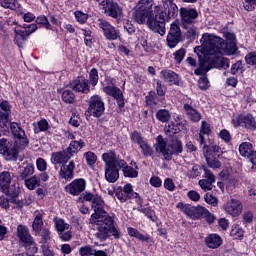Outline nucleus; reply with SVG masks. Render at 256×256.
<instances>
[{"mask_svg": "<svg viewBox=\"0 0 256 256\" xmlns=\"http://www.w3.org/2000/svg\"><path fill=\"white\" fill-rule=\"evenodd\" d=\"M71 89L77 93H89V80L84 77H78L76 80H73L70 84Z\"/></svg>", "mask_w": 256, "mask_h": 256, "instance_id": "22", "label": "nucleus"}, {"mask_svg": "<svg viewBox=\"0 0 256 256\" xmlns=\"http://www.w3.org/2000/svg\"><path fill=\"white\" fill-rule=\"evenodd\" d=\"M253 144L250 142H243L239 146V153L242 157H248V159L253 155Z\"/></svg>", "mask_w": 256, "mask_h": 256, "instance_id": "38", "label": "nucleus"}, {"mask_svg": "<svg viewBox=\"0 0 256 256\" xmlns=\"http://www.w3.org/2000/svg\"><path fill=\"white\" fill-rule=\"evenodd\" d=\"M70 159L71 157L66 150H63L52 153L50 161L52 165H65L66 163H69Z\"/></svg>", "mask_w": 256, "mask_h": 256, "instance_id": "25", "label": "nucleus"}, {"mask_svg": "<svg viewBox=\"0 0 256 256\" xmlns=\"http://www.w3.org/2000/svg\"><path fill=\"white\" fill-rule=\"evenodd\" d=\"M187 53V51L185 50V48H180L179 50H177L176 52H174V59L176 61V63H181L183 61V59H185V54Z\"/></svg>", "mask_w": 256, "mask_h": 256, "instance_id": "60", "label": "nucleus"}, {"mask_svg": "<svg viewBox=\"0 0 256 256\" xmlns=\"http://www.w3.org/2000/svg\"><path fill=\"white\" fill-rule=\"evenodd\" d=\"M161 79H164L169 85H179V75L173 70H163L160 72Z\"/></svg>", "mask_w": 256, "mask_h": 256, "instance_id": "29", "label": "nucleus"}, {"mask_svg": "<svg viewBox=\"0 0 256 256\" xmlns=\"http://www.w3.org/2000/svg\"><path fill=\"white\" fill-rule=\"evenodd\" d=\"M194 52L198 53V57L203 55L205 61L213 63L217 69H229V59L223 57V54L218 49L214 50L213 47L202 44V46L196 47Z\"/></svg>", "mask_w": 256, "mask_h": 256, "instance_id": "4", "label": "nucleus"}, {"mask_svg": "<svg viewBox=\"0 0 256 256\" xmlns=\"http://www.w3.org/2000/svg\"><path fill=\"white\" fill-rule=\"evenodd\" d=\"M79 253L81 256H93V254L95 253V249L87 245V246L81 247L79 249Z\"/></svg>", "mask_w": 256, "mask_h": 256, "instance_id": "61", "label": "nucleus"}, {"mask_svg": "<svg viewBox=\"0 0 256 256\" xmlns=\"http://www.w3.org/2000/svg\"><path fill=\"white\" fill-rule=\"evenodd\" d=\"M200 41L202 45H206V47H212L214 51L218 50V52L222 55H235V53H237L236 42H225L221 37L215 36L213 34H203Z\"/></svg>", "mask_w": 256, "mask_h": 256, "instance_id": "3", "label": "nucleus"}, {"mask_svg": "<svg viewBox=\"0 0 256 256\" xmlns=\"http://www.w3.org/2000/svg\"><path fill=\"white\" fill-rule=\"evenodd\" d=\"M102 161L105 163V167H115L118 166L119 169L126 165L125 160L121 159L115 151L109 150L106 153L102 154Z\"/></svg>", "mask_w": 256, "mask_h": 256, "instance_id": "16", "label": "nucleus"}, {"mask_svg": "<svg viewBox=\"0 0 256 256\" xmlns=\"http://www.w3.org/2000/svg\"><path fill=\"white\" fill-rule=\"evenodd\" d=\"M127 231H128V235L130 237H135V239H138V241H145L146 243H149V241L151 239L149 236H145V235L141 234L139 232V230H137L133 227H128Z\"/></svg>", "mask_w": 256, "mask_h": 256, "instance_id": "39", "label": "nucleus"}, {"mask_svg": "<svg viewBox=\"0 0 256 256\" xmlns=\"http://www.w3.org/2000/svg\"><path fill=\"white\" fill-rule=\"evenodd\" d=\"M153 3H144L143 0H139L134 9V20L139 25H147L151 31L159 33V35H165V16L163 14L155 15L151 9Z\"/></svg>", "mask_w": 256, "mask_h": 256, "instance_id": "1", "label": "nucleus"}, {"mask_svg": "<svg viewBox=\"0 0 256 256\" xmlns=\"http://www.w3.org/2000/svg\"><path fill=\"white\" fill-rule=\"evenodd\" d=\"M75 176V162L70 161L69 164H62L59 171V179L62 181H71Z\"/></svg>", "mask_w": 256, "mask_h": 256, "instance_id": "20", "label": "nucleus"}, {"mask_svg": "<svg viewBox=\"0 0 256 256\" xmlns=\"http://www.w3.org/2000/svg\"><path fill=\"white\" fill-rule=\"evenodd\" d=\"M0 5L4 7V9H11L12 11H17L20 7L17 0H0Z\"/></svg>", "mask_w": 256, "mask_h": 256, "instance_id": "49", "label": "nucleus"}, {"mask_svg": "<svg viewBox=\"0 0 256 256\" xmlns=\"http://www.w3.org/2000/svg\"><path fill=\"white\" fill-rule=\"evenodd\" d=\"M74 15L78 23H81L82 25L87 23V19H88L87 14L83 13L82 11H76L74 12Z\"/></svg>", "mask_w": 256, "mask_h": 256, "instance_id": "63", "label": "nucleus"}, {"mask_svg": "<svg viewBox=\"0 0 256 256\" xmlns=\"http://www.w3.org/2000/svg\"><path fill=\"white\" fill-rule=\"evenodd\" d=\"M19 178L24 180L28 178L29 175L35 173V166L31 163H23L18 168Z\"/></svg>", "mask_w": 256, "mask_h": 256, "instance_id": "30", "label": "nucleus"}, {"mask_svg": "<svg viewBox=\"0 0 256 256\" xmlns=\"http://www.w3.org/2000/svg\"><path fill=\"white\" fill-rule=\"evenodd\" d=\"M115 196L120 203H125L129 199H141L139 193L133 191V185L126 184L124 187H118L115 191Z\"/></svg>", "mask_w": 256, "mask_h": 256, "instance_id": "10", "label": "nucleus"}, {"mask_svg": "<svg viewBox=\"0 0 256 256\" xmlns=\"http://www.w3.org/2000/svg\"><path fill=\"white\" fill-rule=\"evenodd\" d=\"M156 151L158 153H162L164 159H166L167 161H171V155H173V151L167 148V143L163 139L158 140Z\"/></svg>", "mask_w": 256, "mask_h": 256, "instance_id": "35", "label": "nucleus"}, {"mask_svg": "<svg viewBox=\"0 0 256 256\" xmlns=\"http://www.w3.org/2000/svg\"><path fill=\"white\" fill-rule=\"evenodd\" d=\"M156 118L160 123H169L171 121V112L167 109H160L156 113Z\"/></svg>", "mask_w": 256, "mask_h": 256, "instance_id": "44", "label": "nucleus"}, {"mask_svg": "<svg viewBox=\"0 0 256 256\" xmlns=\"http://www.w3.org/2000/svg\"><path fill=\"white\" fill-rule=\"evenodd\" d=\"M205 245L208 249H219L223 245V239L219 234H208L205 238Z\"/></svg>", "mask_w": 256, "mask_h": 256, "instance_id": "27", "label": "nucleus"}, {"mask_svg": "<svg viewBox=\"0 0 256 256\" xmlns=\"http://www.w3.org/2000/svg\"><path fill=\"white\" fill-rule=\"evenodd\" d=\"M87 189V180L84 178H76L70 184L66 185V193L73 197H79Z\"/></svg>", "mask_w": 256, "mask_h": 256, "instance_id": "13", "label": "nucleus"}, {"mask_svg": "<svg viewBox=\"0 0 256 256\" xmlns=\"http://www.w3.org/2000/svg\"><path fill=\"white\" fill-rule=\"evenodd\" d=\"M98 27L103 31V35L108 41H117L119 37V30L115 28V26L111 25L106 20L99 19L98 20Z\"/></svg>", "mask_w": 256, "mask_h": 256, "instance_id": "15", "label": "nucleus"}, {"mask_svg": "<svg viewBox=\"0 0 256 256\" xmlns=\"http://www.w3.org/2000/svg\"><path fill=\"white\" fill-rule=\"evenodd\" d=\"M9 127H11V122H9V116L0 115V133H3V131H9Z\"/></svg>", "mask_w": 256, "mask_h": 256, "instance_id": "53", "label": "nucleus"}, {"mask_svg": "<svg viewBox=\"0 0 256 256\" xmlns=\"http://www.w3.org/2000/svg\"><path fill=\"white\" fill-rule=\"evenodd\" d=\"M101 5L104 9V13H106L108 17L119 19L123 16V8H121L117 2L111 0H103Z\"/></svg>", "mask_w": 256, "mask_h": 256, "instance_id": "14", "label": "nucleus"}, {"mask_svg": "<svg viewBox=\"0 0 256 256\" xmlns=\"http://www.w3.org/2000/svg\"><path fill=\"white\" fill-rule=\"evenodd\" d=\"M140 149H141V153L142 155H144V157H151L153 155V148L149 145V143H147V141L142 142L139 145Z\"/></svg>", "mask_w": 256, "mask_h": 256, "instance_id": "52", "label": "nucleus"}, {"mask_svg": "<svg viewBox=\"0 0 256 256\" xmlns=\"http://www.w3.org/2000/svg\"><path fill=\"white\" fill-rule=\"evenodd\" d=\"M183 129H187V126H185V123H176L175 122H170L168 125L165 126V132L167 135H177V133H180V131H183Z\"/></svg>", "mask_w": 256, "mask_h": 256, "instance_id": "31", "label": "nucleus"}, {"mask_svg": "<svg viewBox=\"0 0 256 256\" xmlns=\"http://www.w3.org/2000/svg\"><path fill=\"white\" fill-rule=\"evenodd\" d=\"M38 235L42 238V245H47V242L51 241V231H49V228H43Z\"/></svg>", "mask_w": 256, "mask_h": 256, "instance_id": "55", "label": "nucleus"}, {"mask_svg": "<svg viewBox=\"0 0 256 256\" xmlns=\"http://www.w3.org/2000/svg\"><path fill=\"white\" fill-rule=\"evenodd\" d=\"M37 31V24L24 25L22 29L20 27L14 28L15 38L14 41L18 47L23 45V41L27 40L29 35Z\"/></svg>", "mask_w": 256, "mask_h": 256, "instance_id": "9", "label": "nucleus"}, {"mask_svg": "<svg viewBox=\"0 0 256 256\" xmlns=\"http://www.w3.org/2000/svg\"><path fill=\"white\" fill-rule=\"evenodd\" d=\"M119 166H105V179L108 183H116L119 179Z\"/></svg>", "mask_w": 256, "mask_h": 256, "instance_id": "28", "label": "nucleus"}, {"mask_svg": "<svg viewBox=\"0 0 256 256\" xmlns=\"http://www.w3.org/2000/svg\"><path fill=\"white\" fill-rule=\"evenodd\" d=\"M83 147H85V141L81 139L79 141L74 140L69 144L68 148L66 149V153H68L71 159V157H74L75 154L79 152V149H83Z\"/></svg>", "mask_w": 256, "mask_h": 256, "instance_id": "34", "label": "nucleus"}, {"mask_svg": "<svg viewBox=\"0 0 256 256\" xmlns=\"http://www.w3.org/2000/svg\"><path fill=\"white\" fill-rule=\"evenodd\" d=\"M88 113L92 117H101L105 113V102L99 95H93L89 100Z\"/></svg>", "mask_w": 256, "mask_h": 256, "instance_id": "11", "label": "nucleus"}, {"mask_svg": "<svg viewBox=\"0 0 256 256\" xmlns=\"http://www.w3.org/2000/svg\"><path fill=\"white\" fill-rule=\"evenodd\" d=\"M176 207L191 219H203V217H205L208 213V210L205 207H202L200 205L191 206L189 204H184L183 202H179L176 205Z\"/></svg>", "mask_w": 256, "mask_h": 256, "instance_id": "7", "label": "nucleus"}, {"mask_svg": "<svg viewBox=\"0 0 256 256\" xmlns=\"http://www.w3.org/2000/svg\"><path fill=\"white\" fill-rule=\"evenodd\" d=\"M130 139H131V141H133V143H136V145H138V146L142 145V143H144L146 141L143 138V136H141V133H139L137 131H134L131 133Z\"/></svg>", "mask_w": 256, "mask_h": 256, "instance_id": "57", "label": "nucleus"}, {"mask_svg": "<svg viewBox=\"0 0 256 256\" xmlns=\"http://www.w3.org/2000/svg\"><path fill=\"white\" fill-rule=\"evenodd\" d=\"M181 42V28L179 27V24L173 23L170 26V30L167 35V43L168 47L170 49H173L174 47H177L179 43Z\"/></svg>", "mask_w": 256, "mask_h": 256, "instance_id": "17", "label": "nucleus"}, {"mask_svg": "<svg viewBox=\"0 0 256 256\" xmlns=\"http://www.w3.org/2000/svg\"><path fill=\"white\" fill-rule=\"evenodd\" d=\"M206 162L210 169H219L221 168V161L219 160V156H205Z\"/></svg>", "mask_w": 256, "mask_h": 256, "instance_id": "47", "label": "nucleus"}, {"mask_svg": "<svg viewBox=\"0 0 256 256\" xmlns=\"http://www.w3.org/2000/svg\"><path fill=\"white\" fill-rule=\"evenodd\" d=\"M213 183L209 180H205V179H201L198 181V185L200 186V188L202 189V191H212L213 190Z\"/></svg>", "mask_w": 256, "mask_h": 256, "instance_id": "56", "label": "nucleus"}, {"mask_svg": "<svg viewBox=\"0 0 256 256\" xmlns=\"http://www.w3.org/2000/svg\"><path fill=\"white\" fill-rule=\"evenodd\" d=\"M19 149H25V147H21V144L15 140V142H11L5 138L0 139V153L10 159L11 161H15L17 159V155H19Z\"/></svg>", "mask_w": 256, "mask_h": 256, "instance_id": "5", "label": "nucleus"}, {"mask_svg": "<svg viewBox=\"0 0 256 256\" xmlns=\"http://www.w3.org/2000/svg\"><path fill=\"white\" fill-rule=\"evenodd\" d=\"M33 127H34V133L39 134L49 129V122L47 121V119H41L38 122H34Z\"/></svg>", "mask_w": 256, "mask_h": 256, "instance_id": "41", "label": "nucleus"}, {"mask_svg": "<svg viewBox=\"0 0 256 256\" xmlns=\"http://www.w3.org/2000/svg\"><path fill=\"white\" fill-rule=\"evenodd\" d=\"M89 83L92 87H95L99 83V71L96 68H92L89 73Z\"/></svg>", "mask_w": 256, "mask_h": 256, "instance_id": "54", "label": "nucleus"}, {"mask_svg": "<svg viewBox=\"0 0 256 256\" xmlns=\"http://www.w3.org/2000/svg\"><path fill=\"white\" fill-rule=\"evenodd\" d=\"M203 145V151H204V155L211 157V156H215V157H221V147H219L217 144H210L207 145L205 142Z\"/></svg>", "mask_w": 256, "mask_h": 256, "instance_id": "33", "label": "nucleus"}, {"mask_svg": "<svg viewBox=\"0 0 256 256\" xmlns=\"http://www.w3.org/2000/svg\"><path fill=\"white\" fill-rule=\"evenodd\" d=\"M43 225V215H41V213H38L34 218L32 229L35 233H41Z\"/></svg>", "mask_w": 256, "mask_h": 256, "instance_id": "45", "label": "nucleus"}, {"mask_svg": "<svg viewBox=\"0 0 256 256\" xmlns=\"http://www.w3.org/2000/svg\"><path fill=\"white\" fill-rule=\"evenodd\" d=\"M248 65H256V52H250L245 57Z\"/></svg>", "mask_w": 256, "mask_h": 256, "instance_id": "64", "label": "nucleus"}, {"mask_svg": "<svg viewBox=\"0 0 256 256\" xmlns=\"http://www.w3.org/2000/svg\"><path fill=\"white\" fill-rule=\"evenodd\" d=\"M103 91L106 93V95L116 99V101H118L119 107H125V101L123 100V92H121V89L114 85H109L105 86Z\"/></svg>", "mask_w": 256, "mask_h": 256, "instance_id": "21", "label": "nucleus"}, {"mask_svg": "<svg viewBox=\"0 0 256 256\" xmlns=\"http://www.w3.org/2000/svg\"><path fill=\"white\" fill-rule=\"evenodd\" d=\"M243 228H241L238 224H234L231 227L230 235L231 237H234L235 239H241L244 235Z\"/></svg>", "mask_w": 256, "mask_h": 256, "instance_id": "50", "label": "nucleus"}, {"mask_svg": "<svg viewBox=\"0 0 256 256\" xmlns=\"http://www.w3.org/2000/svg\"><path fill=\"white\" fill-rule=\"evenodd\" d=\"M201 173H203V168L199 165H194L187 171L186 177H188V179H197V177H200Z\"/></svg>", "mask_w": 256, "mask_h": 256, "instance_id": "48", "label": "nucleus"}, {"mask_svg": "<svg viewBox=\"0 0 256 256\" xmlns=\"http://www.w3.org/2000/svg\"><path fill=\"white\" fill-rule=\"evenodd\" d=\"M233 127H243L244 129H249L250 131H255L256 122L255 118L251 114L239 115L232 118Z\"/></svg>", "mask_w": 256, "mask_h": 256, "instance_id": "12", "label": "nucleus"}, {"mask_svg": "<svg viewBox=\"0 0 256 256\" xmlns=\"http://www.w3.org/2000/svg\"><path fill=\"white\" fill-rule=\"evenodd\" d=\"M209 133H211V125L205 121H202L199 133L200 145L205 144V137H203V135H209Z\"/></svg>", "mask_w": 256, "mask_h": 256, "instance_id": "42", "label": "nucleus"}, {"mask_svg": "<svg viewBox=\"0 0 256 256\" xmlns=\"http://www.w3.org/2000/svg\"><path fill=\"white\" fill-rule=\"evenodd\" d=\"M24 184L25 187L30 191L37 189V187H41L39 178L36 175L32 176L31 178L25 179Z\"/></svg>", "mask_w": 256, "mask_h": 256, "instance_id": "43", "label": "nucleus"}, {"mask_svg": "<svg viewBox=\"0 0 256 256\" xmlns=\"http://www.w3.org/2000/svg\"><path fill=\"white\" fill-rule=\"evenodd\" d=\"M165 11L161 12L160 15L164 16V29H165V21H169V19H174V17H177L179 14V8L177 7V4L173 2H169V4H166L164 6Z\"/></svg>", "mask_w": 256, "mask_h": 256, "instance_id": "24", "label": "nucleus"}, {"mask_svg": "<svg viewBox=\"0 0 256 256\" xmlns=\"http://www.w3.org/2000/svg\"><path fill=\"white\" fill-rule=\"evenodd\" d=\"M53 221L57 233H65V231H69V229H71V225L66 223L63 218L54 217Z\"/></svg>", "mask_w": 256, "mask_h": 256, "instance_id": "37", "label": "nucleus"}, {"mask_svg": "<svg viewBox=\"0 0 256 256\" xmlns=\"http://www.w3.org/2000/svg\"><path fill=\"white\" fill-rule=\"evenodd\" d=\"M62 101H64V103H75V94L73 93V91L66 89L62 92Z\"/></svg>", "mask_w": 256, "mask_h": 256, "instance_id": "51", "label": "nucleus"}, {"mask_svg": "<svg viewBox=\"0 0 256 256\" xmlns=\"http://www.w3.org/2000/svg\"><path fill=\"white\" fill-rule=\"evenodd\" d=\"M171 147L177 155H179V153H183V143L179 139H173Z\"/></svg>", "mask_w": 256, "mask_h": 256, "instance_id": "59", "label": "nucleus"}, {"mask_svg": "<svg viewBox=\"0 0 256 256\" xmlns=\"http://www.w3.org/2000/svg\"><path fill=\"white\" fill-rule=\"evenodd\" d=\"M36 23L38 25H43L45 27V29H51V23H49V19L46 16L37 17Z\"/></svg>", "mask_w": 256, "mask_h": 256, "instance_id": "62", "label": "nucleus"}, {"mask_svg": "<svg viewBox=\"0 0 256 256\" xmlns=\"http://www.w3.org/2000/svg\"><path fill=\"white\" fill-rule=\"evenodd\" d=\"M19 149H25V147H21V144L15 140V142H11L5 138L0 139V153L10 159L11 161H15L17 159V155H19Z\"/></svg>", "mask_w": 256, "mask_h": 256, "instance_id": "6", "label": "nucleus"}, {"mask_svg": "<svg viewBox=\"0 0 256 256\" xmlns=\"http://www.w3.org/2000/svg\"><path fill=\"white\" fill-rule=\"evenodd\" d=\"M7 197H10V198H7ZM7 197L0 196V207H2V209H9V203H14L16 205H19L20 202L17 199V196L7 195Z\"/></svg>", "mask_w": 256, "mask_h": 256, "instance_id": "40", "label": "nucleus"}, {"mask_svg": "<svg viewBox=\"0 0 256 256\" xmlns=\"http://www.w3.org/2000/svg\"><path fill=\"white\" fill-rule=\"evenodd\" d=\"M17 237L20 243H22V245H25V243H29L33 241V236H31V233L29 232V228L21 224L18 225L17 227Z\"/></svg>", "mask_w": 256, "mask_h": 256, "instance_id": "26", "label": "nucleus"}, {"mask_svg": "<svg viewBox=\"0 0 256 256\" xmlns=\"http://www.w3.org/2000/svg\"><path fill=\"white\" fill-rule=\"evenodd\" d=\"M12 135L15 136L16 143H19L20 147H27L29 145V139L25 135V130L21 129V126L17 122H12L10 125Z\"/></svg>", "mask_w": 256, "mask_h": 256, "instance_id": "18", "label": "nucleus"}, {"mask_svg": "<svg viewBox=\"0 0 256 256\" xmlns=\"http://www.w3.org/2000/svg\"><path fill=\"white\" fill-rule=\"evenodd\" d=\"M84 158L86 159V163L87 165H95V163H97V155H95V153L88 151L86 153H84Z\"/></svg>", "mask_w": 256, "mask_h": 256, "instance_id": "58", "label": "nucleus"}, {"mask_svg": "<svg viewBox=\"0 0 256 256\" xmlns=\"http://www.w3.org/2000/svg\"><path fill=\"white\" fill-rule=\"evenodd\" d=\"M180 17L182 19L183 27H189V25H194L195 19L199 17L197 10L190 8H181L180 9Z\"/></svg>", "mask_w": 256, "mask_h": 256, "instance_id": "19", "label": "nucleus"}, {"mask_svg": "<svg viewBox=\"0 0 256 256\" xmlns=\"http://www.w3.org/2000/svg\"><path fill=\"white\" fill-rule=\"evenodd\" d=\"M91 223L96 225V239L99 241H106L109 237H115V239H119L121 237V232L115 227V221L107 212L103 214H92Z\"/></svg>", "mask_w": 256, "mask_h": 256, "instance_id": "2", "label": "nucleus"}, {"mask_svg": "<svg viewBox=\"0 0 256 256\" xmlns=\"http://www.w3.org/2000/svg\"><path fill=\"white\" fill-rule=\"evenodd\" d=\"M13 179V175L9 171H3L0 173V191L4 193V195H8L9 197H19V190H11V180Z\"/></svg>", "mask_w": 256, "mask_h": 256, "instance_id": "8", "label": "nucleus"}, {"mask_svg": "<svg viewBox=\"0 0 256 256\" xmlns=\"http://www.w3.org/2000/svg\"><path fill=\"white\" fill-rule=\"evenodd\" d=\"M92 209L94 210V215H102L105 212V201L99 195H95L94 200H92Z\"/></svg>", "mask_w": 256, "mask_h": 256, "instance_id": "32", "label": "nucleus"}, {"mask_svg": "<svg viewBox=\"0 0 256 256\" xmlns=\"http://www.w3.org/2000/svg\"><path fill=\"white\" fill-rule=\"evenodd\" d=\"M242 210L243 207L241 206V202L236 199L228 201L225 206L226 213H228V215H231L232 217H238V215H241Z\"/></svg>", "mask_w": 256, "mask_h": 256, "instance_id": "23", "label": "nucleus"}, {"mask_svg": "<svg viewBox=\"0 0 256 256\" xmlns=\"http://www.w3.org/2000/svg\"><path fill=\"white\" fill-rule=\"evenodd\" d=\"M122 173L124 177H129L130 179H135V177H138L139 172L135 170L133 167L125 164L124 166L121 167Z\"/></svg>", "mask_w": 256, "mask_h": 256, "instance_id": "46", "label": "nucleus"}, {"mask_svg": "<svg viewBox=\"0 0 256 256\" xmlns=\"http://www.w3.org/2000/svg\"><path fill=\"white\" fill-rule=\"evenodd\" d=\"M183 109L186 115H188L189 119L193 121V123H199V121H201V114L197 110H195L193 106L189 104H184Z\"/></svg>", "mask_w": 256, "mask_h": 256, "instance_id": "36", "label": "nucleus"}]
</instances>
